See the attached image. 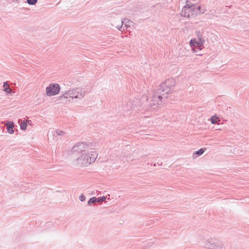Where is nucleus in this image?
Instances as JSON below:
<instances>
[{"mask_svg":"<svg viewBox=\"0 0 249 249\" xmlns=\"http://www.w3.org/2000/svg\"><path fill=\"white\" fill-rule=\"evenodd\" d=\"M122 21V25L121 26H118L117 27V28L119 30H121V29L122 28V25L123 24H125V25H126V23L129 22V20L127 19H124V20L122 19L121 20Z\"/></svg>","mask_w":249,"mask_h":249,"instance_id":"18","label":"nucleus"},{"mask_svg":"<svg viewBox=\"0 0 249 249\" xmlns=\"http://www.w3.org/2000/svg\"><path fill=\"white\" fill-rule=\"evenodd\" d=\"M205 42L204 38H199L198 40H197V46L198 47H201L203 46V44Z\"/></svg>","mask_w":249,"mask_h":249,"instance_id":"16","label":"nucleus"},{"mask_svg":"<svg viewBox=\"0 0 249 249\" xmlns=\"http://www.w3.org/2000/svg\"><path fill=\"white\" fill-rule=\"evenodd\" d=\"M97 154L95 151L87 150L81 155L78 156L75 160V164L79 166H87L93 162L97 157Z\"/></svg>","mask_w":249,"mask_h":249,"instance_id":"2","label":"nucleus"},{"mask_svg":"<svg viewBox=\"0 0 249 249\" xmlns=\"http://www.w3.org/2000/svg\"><path fill=\"white\" fill-rule=\"evenodd\" d=\"M201 8L200 6H198L197 7H193L192 8L193 13H195V17L197 16L198 14L200 15L201 14L204 13V11H202Z\"/></svg>","mask_w":249,"mask_h":249,"instance_id":"10","label":"nucleus"},{"mask_svg":"<svg viewBox=\"0 0 249 249\" xmlns=\"http://www.w3.org/2000/svg\"><path fill=\"white\" fill-rule=\"evenodd\" d=\"M158 107L155 106H154L152 102L150 101V103L148 104L147 107V110L148 111H153L157 109Z\"/></svg>","mask_w":249,"mask_h":249,"instance_id":"12","label":"nucleus"},{"mask_svg":"<svg viewBox=\"0 0 249 249\" xmlns=\"http://www.w3.org/2000/svg\"><path fill=\"white\" fill-rule=\"evenodd\" d=\"M175 85L176 81L173 78L167 79L163 83H162L159 86L155 94L152 97L151 100L152 104L158 107L160 103L162 102V99L163 98H167V95L172 92Z\"/></svg>","mask_w":249,"mask_h":249,"instance_id":"1","label":"nucleus"},{"mask_svg":"<svg viewBox=\"0 0 249 249\" xmlns=\"http://www.w3.org/2000/svg\"><path fill=\"white\" fill-rule=\"evenodd\" d=\"M107 199V196H103L102 197L97 198V202L98 203H102L103 201H105Z\"/></svg>","mask_w":249,"mask_h":249,"instance_id":"19","label":"nucleus"},{"mask_svg":"<svg viewBox=\"0 0 249 249\" xmlns=\"http://www.w3.org/2000/svg\"><path fill=\"white\" fill-rule=\"evenodd\" d=\"M3 87V91H5L6 93L10 94L13 92V90L10 88V86L8 81L4 82Z\"/></svg>","mask_w":249,"mask_h":249,"instance_id":"9","label":"nucleus"},{"mask_svg":"<svg viewBox=\"0 0 249 249\" xmlns=\"http://www.w3.org/2000/svg\"><path fill=\"white\" fill-rule=\"evenodd\" d=\"M217 249H219V248H218V247H217ZM220 249H221V247H220Z\"/></svg>","mask_w":249,"mask_h":249,"instance_id":"26","label":"nucleus"},{"mask_svg":"<svg viewBox=\"0 0 249 249\" xmlns=\"http://www.w3.org/2000/svg\"><path fill=\"white\" fill-rule=\"evenodd\" d=\"M27 124L26 121H22L20 124V128L21 130H25L26 129Z\"/></svg>","mask_w":249,"mask_h":249,"instance_id":"17","label":"nucleus"},{"mask_svg":"<svg viewBox=\"0 0 249 249\" xmlns=\"http://www.w3.org/2000/svg\"><path fill=\"white\" fill-rule=\"evenodd\" d=\"M156 165V163H155V164H154V166H155Z\"/></svg>","mask_w":249,"mask_h":249,"instance_id":"27","label":"nucleus"},{"mask_svg":"<svg viewBox=\"0 0 249 249\" xmlns=\"http://www.w3.org/2000/svg\"><path fill=\"white\" fill-rule=\"evenodd\" d=\"M60 90V87L57 83L50 84L46 89V93L48 96L57 94Z\"/></svg>","mask_w":249,"mask_h":249,"instance_id":"5","label":"nucleus"},{"mask_svg":"<svg viewBox=\"0 0 249 249\" xmlns=\"http://www.w3.org/2000/svg\"><path fill=\"white\" fill-rule=\"evenodd\" d=\"M26 2L30 5H35L37 3V0H27Z\"/></svg>","mask_w":249,"mask_h":249,"instance_id":"22","label":"nucleus"},{"mask_svg":"<svg viewBox=\"0 0 249 249\" xmlns=\"http://www.w3.org/2000/svg\"><path fill=\"white\" fill-rule=\"evenodd\" d=\"M7 132L9 134H13L14 132L13 128L14 127V123L11 121H7L5 124Z\"/></svg>","mask_w":249,"mask_h":249,"instance_id":"6","label":"nucleus"},{"mask_svg":"<svg viewBox=\"0 0 249 249\" xmlns=\"http://www.w3.org/2000/svg\"><path fill=\"white\" fill-rule=\"evenodd\" d=\"M205 150H206V148H200L198 150L195 151L194 153V155L196 154V155H197V156H201V155H202L204 153Z\"/></svg>","mask_w":249,"mask_h":249,"instance_id":"15","label":"nucleus"},{"mask_svg":"<svg viewBox=\"0 0 249 249\" xmlns=\"http://www.w3.org/2000/svg\"><path fill=\"white\" fill-rule=\"evenodd\" d=\"M97 202V197H91L88 202V204L89 205H91L92 204H94Z\"/></svg>","mask_w":249,"mask_h":249,"instance_id":"14","label":"nucleus"},{"mask_svg":"<svg viewBox=\"0 0 249 249\" xmlns=\"http://www.w3.org/2000/svg\"><path fill=\"white\" fill-rule=\"evenodd\" d=\"M182 12L183 13V14H181V15H182V16H183L184 17H188L189 18H193L195 17V13H193V11H189L188 10L185 11L182 9Z\"/></svg>","mask_w":249,"mask_h":249,"instance_id":"8","label":"nucleus"},{"mask_svg":"<svg viewBox=\"0 0 249 249\" xmlns=\"http://www.w3.org/2000/svg\"><path fill=\"white\" fill-rule=\"evenodd\" d=\"M64 134V132L63 131H61L60 130L57 129L55 131L53 130L49 131L48 133V137L51 136V135L56 137L58 136H62Z\"/></svg>","mask_w":249,"mask_h":249,"instance_id":"7","label":"nucleus"},{"mask_svg":"<svg viewBox=\"0 0 249 249\" xmlns=\"http://www.w3.org/2000/svg\"><path fill=\"white\" fill-rule=\"evenodd\" d=\"M218 119V117H216L215 116H213L211 118V122L213 124H216L217 123V120Z\"/></svg>","mask_w":249,"mask_h":249,"instance_id":"21","label":"nucleus"},{"mask_svg":"<svg viewBox=\"0 0 249 249\" xmlns=\"http://www.w3.org/2000/svg\"><path fill=\"white\" fill-rule=\"evenodd\" d=\"M199 34H200L199 32H198V34L197 35L198 39H199V38H203L202 35H199Z\"/></svg>","mask_w":249,"mask_h":249,"instance_id":"24","label":"nucleus"},{"mask_svg":"<svg viewBox=\"0 0 249 249\" xmlns=\"http://www.w3.org/2000/svg\"><path fill=\"white\" fill-rule=\"evenodd\" d=\"M194 5L193 4H189L188 3H186V5L183 7V10H188L189 11H192V8H193Z\"/></svg>","mask_w":249,"mask_h":249,"instance_id":"13","label":"nucleus"},{"mask_svg":"<svg viewBox=\"0 0 249 249\" xmlns=\"http://www.w3.org/2000/svg\"><path fill=\"white\" fill-rule=\"evenodd\" d=\"M215 245V239L213 238H209L207 241L206 245L208 248H212Z\"/></svg>","mask_w":249,"mask_h":249,"instance_id":"11","label":"nucleus"},{"mask_svg":"<svg viewBox=\"0 0 249 249\" xmlns=\"http://www.w3.org/2000/svg\"><path fill=\"white\" fill-rule=\"evenodd\" d=\"M85 92L86 91L84 89L75 88L65 92L62 95L59 97V100L63 103L65 99L69 98L81 99L85 96Z\"/></svg>","mask_w":249,"mask_h":249,"instance_id":"3","label":"nucleus"},{"mask_svg":"<svg viewBox=\"0 0 249 249\" xmlns=\"http://www.w3.org/2000/svg\"><path fill=\"white\" fill-rule=\"evenodd\" d=\"M13 1L17 3H19L20 2V0H13Z\"/></svg>","mask_w":249,"mask_h":249,"instance_id":"25","label":"nucleus"},{"mask_svg":"<svg viewBox=\"0 0 249 249\" xmlns=\"http://www.w3.org/2000/svg\"><path fill=\"white\" fill-rule=\"evenodd\" d=\"M88 145L84 142H79L72 147L71 149V156L73 160L81 155L85 151H87Z\"/></svg>","mask_w":249,"mask_h":249,"instance_id":"4","label":"nucleus"},{"mask_svg":"<svg viewBox=\"0 0 249 249\" xmlns=\"http://www.w3.org/2000/svg\"><path fill=\"white\" fill-rule=\"evenodd\" d=\"M79 199L81 201H84L86 200V196H84L83 195H81L80 196H79Z\"/></svg>","mask_w":249,"mask_h":249,"instance_id":"23","label":"nucleus"},{"mask_svg":"<svg viewBox=\"0 0 249 249\" xmlns=\"http://www.w3.org/2000/svg\"><path fill=\"white\" fill-rule=\"evenodd\" d=\"M190 45L191 46H196L197 40L196 39H191V40L190 41Z\"/></svg>","mask_w":249,"mask_h":249,"instance_id":"20","label":"nucleus"}]
</instances>
